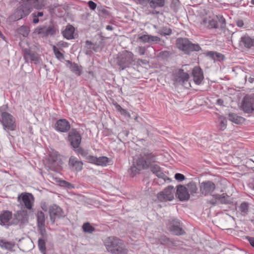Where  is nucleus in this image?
Masks as SVG:
<instances>
[{
    "label": "nucleus",
    "instance_id": "obj_61",
    "mask_svg": "<svg viewBox=\"0 0 254 254\" xmlns=\"http://www.w3.org/2000/svg\"><path fill=\"white\" fill-rule=\"evenodd\" d=\"M114 104L115 106L116 109L117 111H118L120 112H121V111H122L123 109L121 107V106L120 105H119L117 103H116Z\"/></svg>",
    "mask_w": 254,
    "mask_h": 254
},
{
    "label": "nucleus",
    "instance_id": "obj_34",
    "mask_svg": "<svg viewBox=\"0 0 254 254\" xmlns=\"http://www.w3.org/2000/svg\"><path fill=\"white\" fill-rule=\"evenodd\" d=\"M110 161L109 158L105 156L97 157L96 165L99 166H107Z\"/></svg>",
    "mask_w": 254,
    "mask_h": 254
},
{
    "label": "nucleus",
    "instance_id": "obj_20",
    "mask_svg": "<svg viewBox=\"0 0 254 254\" xmlns=\"http://www.w3.org/2000/svg\"><path fill=\"white\" fill-rule=\"evenodd\" d=\"M193 81L196 84L199 85L204 79L203 72L199 67H195L192 72Z\"/></svg>",
    "mask_w": 254,
    "mask_h": 254
},
{
    "label": "nucleus",
    "instance_id": "obj_56",
    "mask_svg": "<svg viewBox=\"0 0 254 254\" xmlns=\"http://www.w3.org/2000/svg\"><path fill=\"white\" fill-rule=\"evenodd\" d=\"M88 5L91 10H95L96 8L97 4L95 2L92 0H89L88 2Z\"/></svg>",
    "mask_w": 254,
    "mask_h": 254
},
{
    "label": "nucleus",
    "instance_id": "obj_40",
    "mask_svg": "<svg viewBox=\"0 0 254 254\" xmlns=\"http://www.w3.org/2000/svg\"><path fill=\"white\" fill-rule=\"evenodd\" d=\"M76 152V153L78 155H80L82 156L85 159L88 155V151L87 150H85L81 147H78V148L76 149H73Z\"/></svg>",
    "mask_w": 254,
    "mask_h": 254
},
{
    "label": "nucleus",
    "instance_id": "obj_44",
    "mask_svg": "<svg viewBox=\"0 0 254 254\" xmlns=\"http://www.w3.org/2000/svg\"><path fill=\"white\" fill-rule=\"evenodd\" d=\"M38 247L40 251L42 253L46 252V243L45 241L42 239H39L38 241Z\"/></svg>",
    "mask_w": 254,
    "mask_h": 254
},
{
    "label": "nucleus",
    "instance_id": "obj_5",
    "mask_svg": "<svg viewBox=\"0 0 254 254\" xmlns=\"http://www.w3.org/2000/svg\"><path fill=\"white\" fill-rule=\"evenodd\" d=\"M49 213L53 224L57 219L63 218L65 216L63 209L57 204H52L49 207Z\"/></svg>",
    "mask_w": 254,
    "mask_h": 254
},
{
    "label": "nucleus",
    "instance_id": "obj_24",
    "mask_svg": "<svg viewBox=\"0 0 254 254\" xmlns=\"http://www.w3.org/2000/svg\"><path fill=\"white\" fill-rule=\"evenodd\" d=\"M74 27L70 24H68L63 31L62 34L64 38L67 40H71L74 38Z\"/></svg>",
    "mask_w": 254,
    "mask_h": 254
},
{
    "label": "nucleus",
    "instance_id": "obj_14",
    "mask_svg": "<svg viewBox=\"0 0 254 254\" xmlns=\"http://www.w3.org/2000/svg\"><path fill=\"white\" fill-rule=\"evenodd\" d=\"M189 78V74L182 69L176 70L173 74V80L176 84H182L188 81Z\"/></svg>",
    "mask_w": 254,
    "mask_h": 254
},
{
    "label": "nucleus",
    "instance_id": "obj_47",
    "mask_svg": "<svg viewBox=\"0 0 254 254\" xmlns=\"http://www.w3.org/2000/svg\"><path fill=\"white\" fill-rule=\"evenodd\" d=\"M85 159L88 162L96 165L97 157L88 155Z\"/></svg>",
    "mask_w": 254,
    "mask_h": 254
},
{
    "label": "nucleus",
    "instance_id": "obj_43",
    "mask_svg": "<svg viewBox=\"0 0 254 254\" xmlns=\"http://www.w3.org/2000/svg\"><path fill=\"white\" fill-rule=\"evenodd\" d=\"M29 31V28L26 26H22L18 29L19 34H22L24 37L27 36Z\"/></svg>",
    "mask_w": 254,
    "mask_h": 254
},
{
    "label": "nucleus",
    "instance_id": "obj_15",
    "mask_svg": "<svg viewBox=\"0 0 254 254\" xmlns=\"http://www.w3.org/2000/svg\"><path fill=\"white\" fill-rule=\"evenodd\" d=\"M24 59L26 62H31L35 64H40L41 60L38 55L30 50L26 49L24 53Z\"/></svg>",
    "mask_w": 254,
    "mask_h": 254
},
{
    "label": "nucleus",
    "instance_id": "obj_12",
    "mask_svg": "<svg viewBox=\"0 0 254 254\" xmlns=\"http://www.w3.org/2000/svg\"><path fill=\"white\" fill-rule=\"evenodd\" d=\"M70 124L65 119H61L57 121L54 125L55 129L61 133L69 132L70 130Z\"/></svg>",
    "mask_w": 254,
    "mask_h": 254
},
{
    "label": "nucleus",
    "instance_id": "obj_36",
    "mask_svg": "<svg viewBox=\"0 0 254 254\" xmlns=\"http://www.w3.org/2000/svg\"><path fill=\"white\" fill-rule=\"evenodd\" d=\"M43 15L44 13L43 11H36L33 12L31 15L33 18V23L34 24L38 23L40 21L39 17L43 16Z\"/></svg>",
    "mask_w": 254,
    "mask_h": 254
},
{
    "label": "nucleus",
    "instance_id": "obj_9",
    "mask_svg": "<svg viewBox=\"0 0 254 254\" xmlns=\"http://www.w3.org/2000/svg\"><path fill=\"white\" fill-rule=\"evenodd\" d=\"M175 189L173 186H169L157 194V198L160 201H171L174 198Z\"/></svg>",
    "mask_w": 254,
    "mask_h": 254
},
{
    "label": "nucleus",
    "instance_id": "obj_35",
    "mask_svg": "<svg viewBox=\"0 0 254 254\" xmlns=\"http://www.w3.org/2000/svg\"><path fill=\"white\" fill-rule=\"evenodd\" d=\"M70 70L77 75H80L82 74L81 66H79L77 64L73 63L70 66Z\"/></svg>",
    "mask_w": 254,
    "mask_h": 254
},
{
    "label": "nucleus",
    "instance_id": "obj_25",
    "mask_svg": "<svg viewBox=\"0 0 254 254\" xmlns=\"http://www.w3.org/2000/svg\"><path fill=\"white\" fill-rule=\"evenodd\" d=\"M15 245L14 242L7 241L5 239L0 240V247L3 250L12 252Z\"/></svg>",
    "mask_w": 254,
    "mask_h": 254
},
{
    "label": "nucleus",
    "instance_id": "obj_33",
    "mask_svg": "<svg viewBox=\"0 0 254 254\" xmlns=\"http://www.w3.org/2000/svg\"><path fill=\"white\" fill-rule=\"evenodd\" d=\"M157 33L162 36L170 35L172 30L167 26H163L158 29Z\"/></svg>",
    "mask_w": 254,
    "mask_h": 254
},
{
    "label": "nucleus",
    "instance_id": "obj_19",
    "mask_svg": "<svg viewBox=\"0 0 254 254\" xmlns=\"http://www.w3.org/2000/svg\"><path fill=\"white\" fill-rule=\"evenodd\" d=\"M68 165L72 171L79 172L83 168V163L73 156L70 157Z\"/></svg>",
    "mask_w": 254,
    "mask_h": 254
},
{
    "label": "nucleus",
    "instance_id": "obj_45",
    "mask_svg": "<svg viewBox=\"0 0 254 254\" xmlns=\"http://www.w3.org/2000/svg\"><path fill=\"white\" fill-rule=\"evenodd\" d=\"M206 55L214 59H215V58L218 59L221 58L223 56L221 54L212 51L208 52Z\"/></svg>",
    "mask_w": 254,
    "mask_h": 254
},
{
    "label": "nucleus",
    "instance_id": "obj_30",
    "mask_svg": "<svg viewBox=\"0 0 254 254\" xmlns=\"http://www.w3.org/2000/svg\"><path fill=\"white\" fill-rule=\"evenodd\" d=\"M227 126V120L226 117L219 115L218 118L217 127L221 131L224 130Z\"/></svg>",
    "mask_w": 254,
    "mask_h": 254
},
{
    "label": "nucleus",
    "instance_id": "obj_8",
    "mask_svg": "<svg viewBox=\"0 0 254 254\" xmlns=\"http://www.w3.org/2000/svg\"><path fill=\"white\" fill-rule=\"evenodd\" d=\"M17 201L28 210H31L33 206L34 197L30 193H22L18 195Z\"/></svg>",
    "mask_w": 254,
    "mask_h": 254
},
{
    "label": "nucleus",
    "instance_id": "obj_38",
    "mask_svg": "<svg viewBox=\"0 0 254 254\" xmlns=\"http://www.w3.org/2000/svg\"><path fill=\"white\" fill-rule=\"evenodd\" d=\"M239 211L243 216L246 215L249 211V205L247 202H242L239 207Z\"/></svg>",
    "mask_w": 254,
    "mask_h": 254
},
{
    "label": "nucleus",
    "instance_id": "obj_28",
    "mask_svg": "<svg viewBox=\"0 0 254 254\" xmlns=\"http://www.w3.org/2000/svg\"><path fill=\"white\" fill-rule=\"evenodd\" d=\"M240 42L247 48L254 47V39L249 36H245L241 37Z\"/></svg>",
    "mask_w": 254,
    "mask_h": 254
},
{
    "label": "nucleus",
    "instance_id": "obj_21",
    "mask_svg": "<svg viewBox=\"0 0 254 254\" xmlns=\"http://www.w3.org/2000/svg\"><path fill=\"white\" fill-rule=\"evenodd\" d=\"M170 231L176 235H181L184 233L179 221L176 219L172 220L171 222Z\"/></svg>",
    "mask_w": 254,
    "mask_h": 254
},
{
    "label": "nucleus",
    "instance_id": "obj_13",
    "mask_svg": "<svg viewBox=\"0 0 254 254\" xmlns=\"http://www.w3.org/2000/svg\"><path fill=\"white\" fill-rule=\"evenodd\" d=\"M215 189V184L210 181L202 182L200 184V192L204 196L212 195Z\"/></svg>",
    "mask_w": 254,
    "mask_h": 254
},
{
    "label": "nucleus",
    "instance_id": "obj_57",
    "mask_svg": "<svg viewBox=\"0 0 254 254\" xmlns=\"http://www.w3.org/2000/svg\"><path fill=\"white\" fill-rule=\"evenodd\" d=\"M218 20L219 23H221V26L223 27L225 26L226 21L225 18L222 16H220L219 17H218Z\"/></svg>",
    "mask_w": 254,
    "mask_h": 254
},
{
    "label": "nucleus",
    "instance_id": "obj_52",
    "mask_svg": "<svg viewBox=\"0 0 254 254\" xmlns=\"http://www.w3.org/2000/svg\"><path fill=\"white\" fill-rule=\"evenodd\" d=\"M146 49L145 47L139 46L136 49V51L140 56H143L145 53Z\"/></svg>",
    "mask_w": 254,
    "mask_h": 254
},
{
    "label": "nucleus",
    "instance_id": "obj_58",
    "mask_svg": "<svg viewBox=\"0 0 254 254\" xmlns=\"http://www.w3.org/2000/svg\"><path fill=\"white\" fill-rule=\"evenodd\" d=\"M41 207L44 211H47L48 209L49 210V207H48L45 202L41 203Z\"/></svg>",
    "mask_w": 254,
    "mask_h": 254
},
{
    "label": "nucleus",
    "instance_id": "obj_23",
    "mask_svg": "<svg viewBox=\"0 0 254 254\" xmlns=\"http://www.w3.org/2000/svg\"><path fill=\"white\" fill-rule=\"evenodd\" d=\"M140 3H142L144 1L148 2L150 7L155 9L158 7H162L165 5V0H138Z\"/></svg>",
    "mask_w": 254,
    "mask_h": 254
},
{
    "label": "nucleus",
    "instance_id": "obj_4",
    "mask_svg": "<svg viewBox=\"0 0 254 254\" xmlns=\"http://www.w3.org/2000/svg\"><path fill=\"white\" fill-rule=\"evenodd\" d=\"M0 115L1 117V123L3 127V129L7 131L15 130V121L13 116L6 112H1Z\"/></svg>",
    "mask_w": 254,
    "mask_h": 254
},
{
    "label": "nucleus",
    "instance_id": "obj_7",
    "mask_svg": "<svg viewBox=\"0 0 254 254\" xmlns=\"http://www.w3.org/2000/svg\"><path fill=\"white\" fill-rule=\"evenodd\" d=\"M68 141L73 149L79 147L81 142V135L76 129L72 128L68 134Z\"/></svg>",
    "mask_w": 254,
    "mask_h": 254
},
{
    "label": "nucleus",
    "instance_id": "obj_37",
    "mask_svg": "<svg viewBox=\"0 0 254 254\" xmlns=\"http://www.w3.org/2000/svg\"><path fill=\"white\" fill-rule=\"evenodd\" d=\"M203 23L206 25V26L210 29L216 28L217 27V22L216 20L214 19H210L207 20L204 19Z\"/></svg>",
    "mask_w": 254,
    "mask_h": 254
},
{
    "label": "nucleus",
    "instance_id": "obj_17",
    "mask_svg": "<svg viewBox=\"0 0 254 254\" xmlns=\"http://www.w3.org/2000/svg\"><path fill=\"white\" fill-rule=\"evenodd\" d=\"M122 242V241L118 238L110 237L105 240V245L107 251L110 253L113 249L121 244Z\"/></svg>",
    "mask_w": 254,
    "mask_h": 254
},
{
    "label": "nucleus",
    "instance_id": "obj_29",
    "mask_svg": "<svg viewBox=\"0 0 254 254\" xmlns=\"http://www.w3.org/2000/svg\"><path fill=\"white\" fill-rule=\"evenodd\" d=\"M22 1L26 6H28L31 10L33 8L39 9L42 7L39 0H22Z\"/></svg>",
    "mask_w": 254,
    "mask_h": 254
},
{
    "label": "nucleus",
    "instance_id": "obj_16",
    "mask_svg": "<svg viewBox=\"0 0 254 254\" xmlns=\"http://www.w3.org/2000/svg\"><path fill=\"white\" fill-rule=\"evenodd\" d=\"M176 196L181 201H187L190 198V194L187 188L183 185H179L176 191Z\"/></svg>",
    "mask_w": 254,
    "mask_h": 254
},
{
    "label": "nucleus",
    "instance_id": "obj_6",
    "mask_svg": "<svg viewBox=\"0 0 254 254\" xmlns=\"http://www.w3.org/2000/svg\"><path fill=\"white\" fill-rule=\"evenodd\" d=\"M34 33L42 38H46L55 35L56 30L53 26L40 25L35 29Z\"/></svg>",
    "mask_w": 254,
    "mask_h": 254
},
{
    "label": "nucleus",
    "instance_id": "obj_63",
    "mask_svg": "<svg viewBox=\"0 0 254 254\" xmlns=\"http://www.w3.org/2000/svg\"><path fill=\"white\" fill-rule=\"evenodd\" d=\"M121 113L122 114V115H124L125 116H127L128 117L130 116V115L129 114V113L125 109H124L122 110V111H121Z\"/></svg>",
    "mask_w": 254,
    "mask_h": 254
},
{
    "label": "nucleus",
    "instance_id": "obj_22",
    "mask_svg": "<svg viewBox=\"0 0 254 254\" xmlns=\"http://www.w3.org/2000/svg\"><path fill=\"white\" fill-rule=\"evenodd\" d=\"M37 226L42 234L43 231H45V216L42 211H38L36 214Z\"/></svg>",
    "mask_w": 254,
    "mask_h": 254
},
{
    "label": "nucleus",
    "instance_id": "obj_32",
    "mask_svg": "<svg viewBox=\"0 0 254 254\" xmlns=\"http://www.w3.org/2000/svg\"><path fill=\"white\" fill-rule=\"evenodd\" d=\"M229 120L236 124H241L244 122L245 119L235 113H230L228 115Z\"/></svg>",
    "mask_w": 254,
    "mask_h": 254
},
{
    "label": "nucleus",
    "instance_id": "obj_1",
    "mask_svg": "<svg viewBox=\"0 0 254 254\" xmlns=\"http://www.w3.org/2000/svg\"><path fill=\"white\" fill-rule=\"evenodd\" d=\"M156 161L155 154L148 149L143 148L134 159L132 165L128 171V173L133 177L139 174L141 170L148 169Z\"/></svg>",
    "mask_w": 254,
    "mask_h": 254
},
{
    "label": "nucleus",
    "instance_id": "obj_11",
    "mask_svg": "<svg viewBox=\"0 0 254 254\" xmlns=\"http://www.w3.org/2000/svg\"><path fill=\"white\" fill-rule=\"evenodd\" d=\"M28 216L26 211H17L14 214L13 218L11 221V224L14 225L23 224L28 221Z\"/></svg>",
    "mask_w": 254,
    "mask_h": 254
},
{
    "label": "nucleus",
    "instance_id": "obj_49",
    "mask_svg": "<svg viewBox=\"0 0 254 254\" xmlns=\"http://www.w3.org/2000/svg\"><path fill=\"white\" fill-rule=\"evenodd\" d=\"M158 178L162 179L164 181H165L166 178H167V176L165 175V174L163 173V171L162 170L161 168L158 170V172H157L156 173L154 174Z\"/></svg>",
    "mask_w": 254,
    "mask_h": 254
},
{
    "label": "nucleus",
    "instance_id": "obj_62",
    "mask_svg": "<svg viewBox=\"0 0 254 254\" xmlns=\"http://www.w3.org/2000/svg\"><path fill=\"white\" fill-rule=\"evenodd\" d=\"M137 63H138L139 64L141 63L143 64L146 65V64H147L148 63V62L146 60L138 59Z\"/></svg>",
    "mask_w": 254,
    "mask_h": 254
},
{
    "label": "nucleus",
    "instance_id": "obj_39",
    "mask_svg": "<svg viewBox=\"0 0 254 254\" xmlns=\"http://www.w3.org/2000/svg\"><path fill=\"white\" fill-rule=\"evenodd\" d=\"M83 231L88 233H92L95 231V228L89 222L83 224L82 226Z\"/></svg>",
    "mask_w": 254,
    "mask_h": 254
},
{
    "label": "nucleus",
    "instance_id": "obj_53",
    "mask_svg": "<svg viewBox=\"0 0 254 254\" xmlns=\"http://www.w3.org/2000/svg\"><path fill=\"white\" fill-rule=\"evenodd\" d=\"M150 167L151 168V171L154 174L156 173L157 172H158V170H159L161 169V167L157 164H152Z\"/></svg>",
    "mask_w": 254,
    "mask_h": 254
},
{
    "label": "nucleus",
    "instance_id": "obj_64",
    "mask_svg": "<svg viewBox=\"0 0 254 254\" xmlns=\"http://www.w3.org/2000/svg\"><path fill=\"white\" fill-rule=\"evenodd\" d=\"M237 25L239 27H242L244 25V22L242 20H238L237 22Z\"/></svg>",
    "mask_w": 254,
    "mask_h": 254
},
{
    "label": "nucleus",
    "instance_id": "obj_2",
    "mask_svg": "<svg viewBox=\"0 0 254 254\" xmlns=\"http://www.w3.org/2000/svg\"><path fill=\"white\" fill-rule=\"evenodd\" d=\"M135 59L133 54L127 50L122 52L118 57L117 64L120 70H123L135 64Z\"/></svg>",
    "mask_w": 254,
    "mask_h": 254
},
{
    "label": "nucleus",
    "instance_id": "obj_18",
    "mask_svg": "<svg viewBox=\"0 0 254 254\" xmlns=\"http://www.w3.org/2000/svg\"><path fill=\"white\" fill-rule=\"evenodd\" d=\"M12 218V212L5 210L0 213V225L2 226H9L11 224Z\"/></svg>",
    "mask_w": 254,
    "mask_h": 254
},
{
    "label": "nucleus",
    "instance_id": "obj_42",
    "mask_svg": "<svg viewBox=\"0 0 254 254\" xmlns=\"http://www.w3.org/2000/svg\"><path fill=\"white\" fill-rule=\"evenodd\" d=\"M187 186L189 190L191 193H197L198 189L195 183L193 182H190L189 184H188Z\"/></svg>",
    "mask_w": 254,
    "mask_h": 254
},
{
    "label": "nucleus",
    "instance_id": "obj_51",
    "mask_svg": "<svg viewBox=\"0 0 254 254\" xmlns=\"http://www.w3.org/2000/svg\"><path fill=\"white\" fill-rule=\"evenodd\" d=\"M158 178L162 179L164 181H165L166 178H167V176L165 175V174L163 173V171L162 170L161 168L158 170V172H157L156 173L154 174Z\"/></svg>",
    "mask_w": 254,
    "mask_h": 254
},
{
    "label": "nucleus",
    "instance_id": "obj_54",
    "mask_svg": "<svg viewBox=\"0 0 254 254\" xmlns=\"http://www.w3.org/2000/svg\"><path fill=\"white\" fill-rule=\"evenodd\" d=\"M175 178L177 181H182L185 180V177L183 174L181 173H176L175 175Z\"/></svg>",
    "mask_w": 254,
    "mask_h": 254
},
{
    "label": "nucleus",
    "instance_id": "obj_48",
    "mask_svg": "<svg viewBox=\"0 0 254 254\" xmlns=\"http://www.w3.org/2000/svg\"><path fill=\"white\" fill-rule=\"evenodd\" d=\"M149 35H143L138 38V40L143 43H149Z\"/></svg>",
    "mask_w": 254,
    "mask_h": 254
},
{
    "label": "nucleus",
    "instance_id": "obj_55",
    "mask_svg": "<svg viewBox=\"0 0 254 254\" xmlns=\"http://www.w3.org/2000/svg\"><path fill=\"white\" fill-rule=\"evenodd\" d=\"M149 43L157 42L160 41V38L157 36L149 35Z\"/></svg>",
    "mask_w": 254,
    "mask_h": 254
},
{
    "label": "nucleus",
    "instance_id": "obj_31",
    "mask_svg": "<svg viewBox=\"0 0 254 254\" xmlns=\"http://www.w3.org/2000/svg\"><path fill=\"white\" fill-rule=\"evenodd\" d=\"M127 250L123 241L116 248L113 249L110 253L112 254H127Z\"/></svg>",
    "mask_w": 254,
    "mask_h": 254
},
{
    "label": "nucleus",
    "instance_id": "obj_59",
    "mask_svg": "<svg viewBox=\"0 0 254 254\" xmlns=\"http://www.w3.org/2000/svg\"><path fill=\"white\" fill-rule=\"evenodd\" d=\"M247 239H248L250 244H251V245L252 247H254V238L248 237H247Z\"/></svg>",
    "mask_w": 254,
    "mask_h": 254
},
{
    "label": "nucleus",
    "instance_id": "obj_41",
    "mask_svg": "<svg viewBox=\"0 0 254 254\" xmlns=\"http://www.w3.org/2000/svg\"><path fill=\"white\" fill-rule=\"evenodd\" d=\"M53 50L54 54L58 60L60 61L64 60V55L59 51V50L55 46H54L53 47Z\"/></svg>",
    "mask_w": 254,
    "mask_h": 254
},
{
    "label": "nucleus",
    "instance_id": "obj_46",
    "mask_svg": "<svg viewBox=\"0 0 254 254\" xmlns=\"http://www.w3.org/2000/svg\"><path fill=\"white\" fill-rule=\"evenodd\" d=\"M60 183L61 186L67 189H72L74 188L72 184L64 180L60 181Z\"/></svg>",
    "mask_w": 254,
    "mask_h": 254
},
{
    "label": "nucleus",
    "instance_id": "obj_26",
    "mask_svg": "<svg viewBox=\"0 0 254 254\" xmlns=\"http://www.w3.org/2000/svg\"><path fill=\"white\" fill-rule=\"evenodd\" d=\"M242 109L245 113H252L254 111V108L252 101L244 98L243 101Z\"/></svg>",
    "mask_w": 254,
    "mask_h": 254
},
{
    "label": "nucleus",
    "instance_id": "obj_3",
    "mask_svg": "<svg viewBox=\"0 0 254 254\" xmlns=\"http://www.w3.org/2000/svg\"><path fill=\"white\" fill-rule=\"evenodd\" d=\"M176 46L178 49L187 54L191 52H198L201 50L198 44H193L186 38H178L176 41Z\"/></svg>",
    "mask_w": 254,
    "mask_h": 254
},
{
    "label": "nucleus",
    "instance_id": "obj_10",
    "mask_svg": "<svg viewBox=\"0 0 254 254\" xmlns=\"http://www.w3.org/2000/svg\"><path fill=\"white\" fill-rule=\"evenodd\" d=\"M31 11L28 6H26L22 2V4L16 8L12 15V19L14 21L20 20L28 15Z\"/></svg>",
    "mask_w": 254,
    "mask_h": 254
},
{
    "label": "nucleus",
    "instance_id": "obj_50",
    "mask_svg": "<svg viewBox=\"0 0 254 254\" xmlns=\"http://www.w3.org/2000/svg\"><path fill=\"white\" fill-rule=\"evenodd\" d=\"M158 178L162 179L164 181H165L166 178H167V176L165 175V174L163 173V171L162 170L161 168L158 170V172H157L156 173L154 174Z\"/></svg>",
    "mask_w": 254,
    "mask_h": 254
},
{
    "label": "nucleus",
    "instance_id": "obj_60",
    "mask_svg": "<svg viewBox=\"0 0 254 254\" xmlns=\"http://www.w3.org/2000/svg\"><path fill=\"white\" fill-rule=\"evenodd\" d=\"M224 101L221 99H217L216 101V104L219 106H223Z\"/></svg>",
    "mask_w": 254,
    "mask_h": 254
},
{
    "label": "nucleus",
    "instance_id": "obj_27",
    "mask_svg": "<svg viewBox=\"0 0 254 254\" xmlns=\"http://www.w3.org/2000/svg\"><path fill=\"white\" fill-rule=\"evenodd\" d=\"M213 198L217 200L218 203L221 204H228L230 201L229 199V196L226 193L222 194H214L212 195Z\"/></svg>",
    "mask_w": 254,
    "mask_h": 254
}]
</instances>
